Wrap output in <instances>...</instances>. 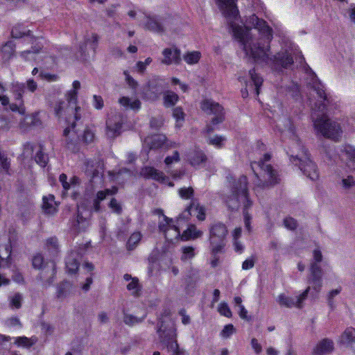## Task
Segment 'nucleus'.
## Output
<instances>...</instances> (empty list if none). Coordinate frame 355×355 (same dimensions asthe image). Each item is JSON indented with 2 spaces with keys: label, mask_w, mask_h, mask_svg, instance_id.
Instances as JSON below:
<instances>
[{
  "label": "nucleus",
  "mask_w": 355,
  "mask_h": 355,
  "mask_svg": "<svg viewBox=\"0 0 355 355\" xmlns=\"http://www.w3.org/2000/svg\"><path fill=\"white\" fill-rule=\"evenodd\" d=\"M146 142L150 143V148H158L163 146H166L167 147L171 148L179 146V144L175 142L168 144L166 137L162 135H155L148 137L146 139Z\"/></svg>",
  "instance_id": "obj_23"
},
{
  "label": "nucleus",
  "mask_w": 355,
  "mask_h": 355,
  "mask_svg": "<svg viewBox=\"0 0 355 355\" xmlns=\"http://www.w3.org/2000/svg\"><path fill=\"white\" fill-rule=\"evenodd\" d=\"M345 17L352 22H355V6L350 4L349 8L344 12Z\"/></svg>",
  "instance_id": "obj_60"
},
{
  "label": "nucleus",
  "mask_w": 355,
  "mask_h": 355,
  "mask_svg": "<svg viewBox=\"0 0 355 355\" xmlns=\"http://www.w3.org/2000/svg\"><path fill=\"white\" fill-rule=\"evenodd\" d=\"M55 113L57 116L61 117L66 114H73L75 121H78L79 119H76L75 114V107L71 110V107L69 106V103H65L64 101H60L56 103L55 106Z\"/></svg>",
  "instance_id": "obj_26"
},
{
  "label": "nucleus",
  "mask_w": 355,
  "mask_h": 355,
  "mask_svg": "<svg viewBox=\"0 0 355 355\" xmlns=\"http://www.w3.org/2000/svg\"><path fill=\"white\" fill-rule=\"evenodd\" d=\"M162 55L164 58L162 60V63L164 64H179L180 63L181 52L175 46L164 49L162 51Z\"/></svg>",
  "instance_id": "obj_18"
},
{
  "label": "nucleus",
  "mask_w": 355,
  "mask_h": 355,
  "mask_svg": "<svg viewBox=\"0 0 355 355\" xmlns=\"http://www.w3.org/2000/svg\"><path fill=\"white\" fill-rule=\"evenodd\" d=\"M355 186V180L352 176H347L342 180V187L345 189H349Z\"/></svg>",
  "instance_id": "obj_62"
},
{
  "label": "nucleus",
  "mask_w": 355,
  "mask_h": 355,
  "mask_svg": "<svg viewBox=\"0 0 355 355\" xmlns=\"http://www.w3.org/2000/svg\"><path fill=\"white\" fill-rule=\"evenodd\" d=\"M145 317L146 315H144L142 318H137L131 314L124 313L123 322L128 326H133L141 323L144 320Z\"/></svg>",
  "instance_id": "obj_41"
},
{
  "label": "nucleus",
  "mask_w": 355,
  "mask_h": 355,
  "mask_svg": "<svg viewBox=\"0 0 355 355\" xmlns=\"http://www.w3.org/2000/svg\"><path fill=\"white\" fill-rule=\"evenodd\" d=\"M46 248L48 250L53 254L56 255L59 251V244L55 237H51L46 240Z\"/></svg>",
  "instance_id": "obj_39"
},
{
  "label": "nucleus",
  "mask_w": 355,
  "mask_h": 355,
  "mask_svg": "<svg viewBox=\"0 0 355 355\" xmlns=\"http://www.w3.org/2000/svg\"><path fill=\"white\" fill-rule=\"evenodd\" d=\"M89 223L83 216L78 214L76 220L74 222L73 226L76 231H83L88 226Z\"/></svg>",
  "instance_id": "obj_45"
},
{
  "label": "nucleus",
  "mask_w": 355,
  "mask_h": 355,
  "mask_svg": "<svg viewBox=\"0 0 355 355\" xmlns=\"http://www.w3.org/2000/svg\"><path fill=\"white\" fill-rule=\"evenodd\" d=\"M343 153L348 160V166L355 170V148L351 146H346Z\"/></svg>",
  "instance_id": "obj_34"
},
{
  "label": "nucleus",
  "mask_w": 355,
  "mask_h": 355,
  "mask_svg": "<svg viewBox=\"0 0 355 355\" xmlns=\"http://www.w3.org/2000/svg\"><path fill=\"white\" fill-rule=\"evenodd\" d=\"M144 28L157 34H162L164 31L162 24H145Z\"/></svg>",
  "instance_id": "obj_48"
},
{
  "label": "nucleus",
  "mask_w": 355,
  "mask_h": 355,
  "mask_svg": "<svg viewBox=\"0 0 355 355\" xmlns=\"http://www.w3.org/2000/svg\"><path fill=\"white\" fill-rule=\"evenodd\" d=\"M41 49L42 47L37 44L36 46H32L31 50H27L21 52L20 55L26 60H33L35 59V55L38 53Z\"/></svg>",
  "instance_id": "obj_38"
},
{
  "label": "nucleus",
  "mask_w": 355,
  "mask_h": 355,
  "mask_svg": "<svg viewBox=\"0 0 355 355\" xmlns=\"http://www.w3.org/2000/svg\"><path fill=\"white\" fill-rule=\"evenodd\" d=\"M326 107L324 103L319 105L318 110L319 112H323ZM313 121L315 130L320 133L323 137L337 140L342 134L340 125L337 122L332 121L324 113L321 116L314 118L313 115Z\"/></svg>",
  "instance_id": "obj_5"
},
{
  "label": "nucleus",
  "mask_w": 355,
  "mask_h": 355,
  "mask_svg": "<svg viewBox=\"0 0 355 355\" xmlns=\"http://www.w3.org/2000/svg\"><path fill=\"white\" fill-rule=\"evenodd\" d=\"M285 125L282 131L288 135L293 141L290 148L291 161L296 165L298 164L300 170L311 180H318L319 173L317 166L308 157L307 151L295 135V127L289 119H286Z\"/></svg>",
  "instance_id": "obj_2"
},
{
  "label": "nucleus",
  "mask_w": 355,
  "mask_h": 355,
  "mask_svg": "<svg viewBox=\"0 0 355 355\" xmlns=\"http://www.w3.org/2000/svg\"><path fill=\"white\" fill-rule=\"evenodd\" d=\"M141 173L146 178L153 179L161 183L166 184L168 182V178L164 175L163 172L151 166L144 167Z\"/></svg>",
  "instance_id": "obj_21"
},
{
  "label": "nucleus",
  "mask_w": 355,
  "mask_h": 355,
  "mask_svg": "<svg viewBox=\"0 0 355 355\" xmlns=\"http://www.w3.org/2000/svg\"><path fill=\"white\" fill-rule=\"evenodd\" d=\"M117 192V188L113 187L112 189H107L104 191H100L96 193V200L101 202L107 196H112Z\"/></svg>",
  "instance_id": "obj_47"
},
{
  "label": "nucleus",
  "mask_w": 355,
  "mask_h": 355,
  "mask_svg": "<svg viewBox=\"0 0 355 355\" xmlns=\"http://www.w3.org/2000/svg\"><path fill=\"white\" fill-rule=\"evenodd\" d=\"M15 51V44L12 41L7 42L1 49L3 58L8 60L13 55Z\"/></svg>",
  "instance_id": "obj_35"
},
{
  "label": "nucleus",
  "mask_w": 355,
  "mask_h": 355,
  "mask_svg": "<svg viewBox=\"0 0 355 355\" xmlns=\"http://www.w3.org/2000/svg\"><path fill=\"white\" fill-rule=\"evenodd\" d=\"M119 103L125 109H130L138 112L141 107V103L138 98H130L123 96L119 99Z\"/></svg>",
  "instance_id": "obj_27"
},
{
  "label": "nucleus",
  "mask_w": 355,
  "mask_h": 355,
  "mask_svg": "<svg viewBox=\"0 0 355 355\" xmlns=\"http://www.w3.org/2000/svg\"><path fill=\"white\" fill-rule=\"evenodd\" d=\"M178 193L182 199H190L193 196V189L192 187L181 188L179 189Z\"/></svg>",
  "instance_id": "obj_53"
},
{
  "label": "nucleus",
  "mask_w": 355,
  "mask_h": 355,
  "mask_svg": "<svg viewBox=\"0 0 355 355\" xmlns=\"http://www.w3.org/2000/svg\"><path fill=\"white\" fill-rule=\"evenodd\" d=\"M311 275L309 279V284L316 292H319L322 286V272L320 266L317 263H311L310 266Z\"/></svg>",
  "instance_id": "obj_16"
},
{
  "label": "nucleus",
  "mask_w": 355,
  "mask_h": 355,
  "mask_svg": "<svg viewBox=\"0 0 355 355\" xmlns=\"http://www.w3.org/2000/svg\"><path fill=\"white\" fill-rule=\"evenodd\" d=\"M195 249L191 246H185L182 248V259L187 260L192 259L195 256Z\"/></svg>",
  "instance_id": "obj_50"
},
{
  "label": "nucleus",
  "mask_w": 355,
  "mask_h": 355,
  "mask_svg": "<svg viewBox=\"0 0 355 355\" xmlns=\"http://www.w3.org/2000/svg\"><path fill=\"white\" fill-rule=\"evenodd\" d=\"M92 104L96 109L101 110L104 106V101L103 98L98 95H94Z\"/></svg>",
  "instance_id": "obj_63"
},
{
  "label": "nucleus",
  "mask_w": 355,
  "mask_h": 355,
  "mask_svg": "<svg viewBox=\"0 0 355 355\" xmlns=\"http://www.w3.org/2000/svg\"><path fill=\"white\" fill-rule=\"evenodd\" d=\"M340 292H341V288L339 287V288H337L336 289H333V290L330 291L329 293H328L327 302H328L329 306L331 309H334V298L336 296H337Z\"/></svg>",
  "instance_id": "obj_52"
},
{
  "label": "nucleus",
  "mask_w": 355,
  "mask_h": 355,
  "mask_svg": "<svg viewBox=\"0 0 355 355\" xmlns=\"http://www.w3.org/2000/svg\"><path fill=\"white\" fill-rule=\"evenodd\" d=\"M24 28L21 26V24H18L15 26H14L11 31V35L12 37L19 38L22 36L25 35L26 32L23 30Z\"/></svg>",
  "instance_id": "obj_55"
},
{
  "label": "nucleus",
  "mask_w": 355,
  "mask_h": 355,
  "mask_svg": "<svg viewBox=\"0 0 355 355\" xmlns=\"http://www.w3.org/2000/svg\"><path fill=\"white\" fill-rule=\"evenodd\" d=\"M235 332V329L232 324H227L224 327L220 332V336L223 338H229Z\"/></svg>",
  "instance_id": "obj_61"
},
{
  "label": "nucleus",
  "mask_w": 355,
  "mask_h": 355,
  "mask_svg": "<svg viewBox=\"0 0 355 355\" xmlns=\"http://www.w3.org/2000/svg\"><path fill=\"white\" fill-rule=\"evenodd\" d=\"M17 103H11L10 105V109L12 112H17L21 115H24L26 112L25 107L24 106V101H16Z\"/></svg>",
  "instance_id": "obj_49"
},
{
  "label": "nucleus",
  "mask_w": 355,
  "mask_h": 355,
  "mask_svg": "<svg viewBox=\"0 0 355 355\" xmlns=\"http://www.w3.org/2000/svg\"><path fill=\"white\" fill-rule=\"evenodd\" d=\"M217 3L227 17L231 19H237L239 11L236 6L237 0H216Z\"/></svg>",
  "instance_id": "obj_14"
},
{
  "label": "nucleus",
  "mask_w": 355,
  "mask_h": 355,
  "mask_svg": "<svg viewBox=\"0 0 355 355\" xmlns=\"http://www.w3.org/2000/svg\"><path fill=\"white\" fill-rule=\"evenodd\" d=\"M252 202L248 201L247 204H245L244 209L243 211L245 226L249 232L251 230V227H250L251 216L248 213V209L252 207Z\"/></svg>",
  "instance_id": "obj_44"
},
{
  "label": "nucleus",
  "mask_w": 355,
  "mask_h": 355,
  "mask_svg": "<svg viewBox=\"0 0 355 355\" xmlns=\"http://www.w3.org/2000/svg\"><path fill=\"white\" fill-rule=\"evenodd\" d=\"M334 349V342L328 338H324L320 341L313 349L314 355H324L329 354Z\"/></svg>",
  "instance_id": "obj_24"
},
{
  "label": "nucleus",
  "mask_w": 355,
  "mask_h": 355,
  "mask_svg": "<svg viewBox=\"0 0 355 355\" xmlns=\"http://www.w3.org/2000/svg\"><path fill=\"white\" fill-rule=\"evenodd\" d=\"M44 258L41 254H36L33 258V266L35 268L40 269V279L45 284L50 285L53 282L55 274V265L53 261L47 262L43 266Z\"/></svg>",
  "instance_id": "obj_9"
},
{
  "label": "nucleus",
  "mask_w": 355,
  "mask_h": 355,
  "mask_svg": "<svg viewBox=\"0 0 355 355\" xmlns=\"http://www.w3.org/2000/svg\"><path fill=\"white\" fill-rule=\"evenodd\" d=\"M128 291H132L133 295H137L139 291V281L137 278H132V281L127 285Z\"/></svg>",
  "instance_id": "obj_56"
},
{
  "label": "nucleus",
  "mask_w": 355,
  "mask_h": 355,
  "mask_svg": "<svg viewBox=\"0 0 355 355\" xmlns=\"http://www.w3.org/2000/svg\"><path fill=\"white\" fill-rule=\"evenodd\" d=\"M141 239V234L140 232H134L130 236L127 242V248L129 250H133L137 245L139 243Z\"/></svg>",
  "instance_id": "obj_42"
},
{
  "label": "nucleus",
  "mask_w": 355,
  "mask_h": 355,
  "mask_svg": "<svg viewBox=\"0 0 355 355\" xmlns=\"http://www.w3.org/2000/svg\"><path fill=\"white\" fill-rule=\"evenodd\" d=\"M98 46V36L93 33H88L85 37L84 42L80 46V52L83 60L90 55L94 56Z\"/></svg>",
  "instance_id": "obj_11"
},
{
  "label": "nucleus",
  "mask_w": 355,
  "mask_h": 355,
  "mask_svg": "<svg viewBox=\"0 0 355 355\" xmlns=\"http://www.w3.org/2000/svg\"><path fill=\"white\" fill-rule=\"evenodd\" d=\"M312 76L311 82L309 83V85L311 86L313 90L316 92L318 96L320 98L321 101H327L324 86L317 78L314 73H313Z\"/></svg>",
  "instance_id": "obj_29"
},
{
  "label": "nucleus",
  "mask_w": 355,
  "mask_h": 355,
  "mask_svg": "<svg viewBox=\"0 0 355 355\" xmlns=\"http://www.w3.org/2000/svg\"><path fill=\"white\" fill-rule=\"evenodd\" d=\"M218 311L220 315L227 318H231L232 314L230 309L226 302H221L218 307Z\"/></svg>",
  "instance_id": "obj_51"
},
{
  "label": "nucleus",
  "mask_w": 355,
  "mask_h": 355,
  "mask_svg": "<svg viewBox=\"0 0 355 355\" xmlns=\"http://www.w3.org/2000/svg\"><path fill=\"white\" fill-rule=\"evenodd\" d=\"M227 178L229 182L230 191L224 195L223 200L228 209L232 211L238 210L241 204L244 206L248 201H252L249 198L246 176L242 175L238 179H234L232 176Z\"/></svg>",
  "instance_id": "obj_3"
},
{
  "label": "nucleus",
  "mask_w": 355,
  "mask_h": 355,
  "mask_svg": "<svg viewBox=\"0 0 355 355\" xmlns=\"http://www.w3.org/2000/svg\"><path fill=\"white\" fill-rule=\"evenodd\" d=\"M178 101V96L173 92L167 91L164 94V103L166 107L173 106Z\"/></svg>",
  "instance_id": "obj_37"
},
{
  "label": "nucleus",
  "mask_w": 355,
  "mask_h": 355,
  "mask_svg": "<svg viewBox=\"0 0 355 355\" xmlns=\"http://www.w3.org/2000/svg\"><path fill=\"white\" fill-rule=\"evenodd\" d=\"M250 82H247L244 78H239V80L241 83L245 84V87L241 89V95L243 98H247L249 92H253L257 95L259 94V89L263 83V78L253 69L249 71Z\"/></svg>",
  "instance_id": "obj_10"
},
{
  "label": "nucleus",
  "mask_w": 355,
  "mask_h": 355,
  "mask_svg": "<svg viewBox=\"0 0 355 355\" xmlns=\"http://www.w3.org/2000/svg\"><path fill=\"white\" fill-rule=\"evenodd\" d=\"M338 343L355 351V329L347 327L339 337Z\"/></svg>",
  "instance_id": "obj_19"
},
{
  "label": "nucleus",
  "mask_w": 355,
  "mask_h": 355,
  "mask_svg": "<svg viewBox=\"0 0 355 355\" xmlns=\"http://www.w3.org/2000/svg\"><path fill=\"white\" fill-rule=\"evenodd\" d=\"M225 140L223 137L216 135L209 139V144L217 148H221Z\"/></svg>",
  "instance_id": "obj_59"
},
{
  "label": "nucleus",
  "mask_w": 355,
  "mask_h": 355,
  "mask_svg": "<svg viewBox=\"0 0 355 355\" xmlns=\"http://www.w3.org/2000/svg\"><path fill=\"white\" fill-rule=\"evenodd\" d=\"M26 86L24 83H12V90L15 95V101H23V94L25 92Z\"/></svg>",
  "instance_id": "obj_36"
},
{
  "label": "nucleus",
  "mask_w": 355,
  "mask_h": 355,
  "mask_svg": "<svg viewBox=\"0 0 355 355\" xmlns=\"http://www.w3.org/2000/svg\"><path fill=\"white\" fill-rule=\"evenodd\" d=\"M11 254V245L9 240L5 244H0V259H7Z\"/></svg>",
  "instance_id": "obj_43"
},
{
  "label": "nucleus",
  "mask_w": 355,
  "mask_h": 355,
  "mask_svg": "<svg viewBox=\"0 0 355 355\" xmlns=\"http://www.w3.org/2000/svg\"><path fill=\"white\" fill-rule=\"evenodd\" d=\"M311 287L309 286L299 296L295 298L287 297L284 294H281L277 297V302L280 306H284L287 308L293 306H297L301 308L302 306L303 301L307 297Z\"/></svg>",
  "instance_id": "obj_13"
},
{
  "label": "nucleus",
  "mask_w": 355,
  "mask_h": 355,
  "mask_svg": "<svg viewBox=\"0 0 355 355\" xmlns=\"http://www.w3.org/2000/svg\"><path fill=\"white\" fill-rule=\"evenodd\" d=\"M270 159L269 154H265L263 160L251 164V168L257 178L255 182L257 187L264 189L278 182L276 171L266 162Z\"/></svg>",
  "instance_id": "obj_4"
},
{
  "label": "nucleus",
  "mask_w": 355,
  "mask_h": 355,
  "mask_svg": "<svg viewBox=\"0 0 355 355\" xmlns=\"http://www.w3.org/2000/svg\"><path fill=\"white\" fill-rule=\"evenodd\" d=\"M200 55L201 54L198 51H191L185 54L183 58L187 64H194L199 61Z\"/></svg>",
  "instance_id": "obj_40"
},
{
  "label": "nucleus",
  "mask_w": 355,
  "mask_h": 355,
  "mask_svg": "<svg viewBox=\"0 0 355 355\" xmlns=\"http://www.w3.org/2000/svg\"><path fill=\"white\" fill-rule=\"evenodd\" d=\"M163 324L157 329L160 342L166 347L168 352L172 355H186L184 349H180L177 341V329L172 325L166 329H162Z\"/></svg>",
  "instance_id": "obj_6"
},
{
  "label": "nucleus",
  "mask_w": 355,
  "mask_h": 355,
  "mask_svg": "<svg viewBox=\"0 0 355 355\" xmlns=\"http://www.w3.org/2000/svg\"><path fill=\"white\" fill-rule=\"evenodd\" d=\"M187 210L191 215L192 213H194L199 220L202 221L206 218L205 208L202 205H200L196 199H192Z\"/></svg>",
  "instance_id": "obj_25"
},
{
  "label": "nucleus",
  "mask_w": 355,
  "mask_h": 355,
  "mask_svg": "<svg viewBox=\"0 0 355 355\" xmlns=\"http://www.w3.org/2000/svg\"><path fill=\"white\" fill-rule=\"evenodd\" d=\"M187 160L192 166L198 168L207 162V157L202 150L194 149L188 153Z\"/></svg>",
  "instance_id": "obj_22"
},
{
  "label": "nucleus",
  "mask_w": 355,
  "mask_h": 355,
  "mask_svg": "<svg viewBox=\"0 0 355 355\" xmlns=\"http://www.w3.org/2000/svg\"><path fill=\"white\" fill-rule=\"evenodd\" d=\"M73 89L68 91L65 95L67 101L69 103V106L71 107V110L75 107V116L76 119H80V107L77 106L78 100V90L80 88V83L78 80H74L72 84Z\"/></svg>",
  "instance_id": "obj_17"
},
{
  "label": "nucleus",
  "mask_w": 355,
  "mask_h": 355,
  "mask_svg": "<svg viewBox=\"0 0 355 355\" xmlns=\"http://www.w3.org/2000/svg\"><path fill=\"white\" fill-rule=\"evenodd\" d=\"M37 342V338L32 336L31 338H27L26 336H19L15 338V344L18 347H23L25 348H29L35 345Z\"/></svg>",
  "instance_id": "obj_32"
},
{
  "label": "nucleus",
  "mask_w": 355,
  "mask_h": 355,
  "mask_svg": "<svg viewBox=\"0 0 355 355\" xmlns=\"http://www.w3.org/2000/svg\"><path fill=\"white\" fill-rule=\"evenodd\" d=\"M164 223H161L159 225V230L164 233L165 238L170 242L174 240L181 239L180 232L178 227L173 224L172 219L164 216Z\"/></svg>",
  "instance_id": "obj_12"
},
{
  "label": "nucleus",
  "mask_w": 355,
  "mask_h": 355,
  "mask_svg": "<svg viewBox=\"0 0 355 355\" xmlns=\"http://www.w3.org/2000/svg\"><path fill=\"white\" fill-rule=\"evenodd\" d=\"M109 207L112 210L113 212L121 214L122 212V207L119 202L115 199L112 198L110 203Z\"/></svg>",
  "instance_id": "obj_58"
},
{
  "label": "nucleus",
  "mask_w": 355,
  "mask_h": 355,
  "mask_svg": "<svg viewBox=\"0 0 355 355\" xmlns=\"http://www.w3.org/2000/svg\"><path fill=\"white\" fill-rule=\"evenodd\" d=\"M42 209L47 214H54L57 211L56 204L53 195L43 198Z\"/></svg>",
  "instance_id": "obj_31"
},
{
  "label": "nucleus",
  "mask_w": 355,
  "mask_h": 355,
  "mask_svg": "<svg viewBox=\"0 0 355 355\" xmlns=\"http://www.w3.org/2000/svg\"><path fill=\"white\" fill-rule=\"evenodd\" d=\"M122 116L120 114H116L110 117L107 121L106 135L109 138H114L120 135L122 127Z\"/></svg>",
  "instance_id": "obj_15"
},
{
  "label": "nucleus",
  "mask_w": 355,
  "mask_h": 355,
  "mask_svg": "<svg viewBox=\"0 0 355 355\" xmlns=\"http://www.w3.org/2000/svg\"><path fill=\"white\" fill-rule=\"evenodd\" d=\"M201 109L207 114L214 115L211 119V124L207 125V132H210L214 130V127L225 119V112L223 107L218 103L211 100H205L201 103Z\"/></svg>",
  "instance_id": "obj_8"
},
{
  "label": "nucleus",
  "mask_w": 355,
  "mask_h": 355,
  "mask_svg": "<svg viewBox=\"0 0 355 355\" xmlns=\"http://www.w3.org/2000/svg\"><path fill=\"white\" fill-rule=\"evenodd\" d=\"M128 15L132 20H136L144 22H148L153 20L150 14L148 12L144 11L140 9L130 10Z\"/></svg>",
  "instance_id": "obj_30"
},
{
  "label": "nucleus",
  "mask_w": 355,
  "mask_h": 355,
  "mask_svg": "<svg viewBox=\"0 0 355 355\" xmlns=\"http://www.w3.org/2000/svg\"><path fill=\"white\" fill-rule=\"evenodd\" d=\"M284 225L285 227H286L288 230H294L297 227V221L291 218V217H287L284 220Z\"/></svg>",
  "instance_id": "obj_64"
},
{
  "label": "nucleus",
  "mask_w": 355,
  "mask_h": 355,
  "mask_svg": "<svg viewBox=\"0 0 355 355\" xmlns=\"http://www.w3.org/2000/svg\"><path fill=\"white\" fill-rule=\"evenodd\" d=\"M227 234L226 226L220 222L212 224L209 227V242L212 254L222 252Z\"/></svg>",
  "instance_id": "obj_7"
},
{
  "label": "nucleus",
  "mask_w": 355,
  "mask_h": 355,
  "mask_svg": "<svg viewBox=\"0 0 355 355\" xmlns=\"http://www.w3.org/2000/svg\"><path fill=\"white\" fill-rule=\"evenodd\" d=\"M81 255L78 251H71L65 260L66 270L69 274H76L78 270Z\"/></svg>",
  "instance_id": "obj_20"
},
{
  "label": "nucleus",
  "mask_w": 355,
  "mask_h": 355,
  "mask_svg": "<svg viewBox=\"0 0 355 355\" xmlns=\"http://www.w3.org/2000/svg\"><path fill=\"white\" fill-rule=\"evenodd\" d=\"M203 232L197 229L196 225H190L181 235L182 241L194 240L202 236Z\"/></svg>",
  "instance_id": "obj_28"
},
{
  "label": "nucleus",
  "mask_w": 355,
  "mask_h": 355,
  "mask_svg": "<svg viewBox=\"0 0 355 355\" xmlns=\"http://www.w3.org/2000/svg\"><path fill=\"white\" fill-rule=\"evenodd\" d=\"M234 37L240 43L246 55L252 58L258 64L270 66L272 70L287 69L293 64V44L282 36V50L274 56L270 54V42L272 39V28L267 24H254L253 28L245 24H230Z\"/></svg>",
  "instance_id": "obj_1"
},
{
  "label": "nucleus",
  "mask_w": 355,
  "mask_h": 355,
  "mask_svg": "<svg viewBox=\"0 0 355 355\" xmlns=\"http://www.w3.org/2000/svg\"><path fill=\"white\" fill-rule=\"evenodd\" d=\"M35 162L40 165L42 167H44L47 164L48 157L44 155L41 150L37 153L35 157Z\"/></svg>",
  "instance_id": "obj_57"
},
{
  "label": "nucleus",
  "mask_w": 355,
  "mask_h": 355,
  "mask_svg": "<svg viewBox=\"0 0 355 355\" xmlns=\"http://www.w3.org/2000/svg\"><path fill=\"white\" fill-rule=\"evenodd\" d=\"M83 139L87 144L92 142L94 139V130L90 128H86L84 130Z\"/></svg>",
  "instance_id": "obj_54"
},
{
  "label": "nucleus",
  "mask_w": 355,
  "mask_h": 355,
  "mask_svg": "<svg viewBox=\"0 0 355 355\" xmlns=\"http://www.w3.org/2000/svg\"><path fill=\"white\" fill-rule=\"evenodd\" d=\"M71 288V285L68 282H64L60 284L57 288V297L60 300L66 298L69 295Z\"/></svg>",
  "instance_id": "obj_33"
},
{
  "label": "nucleus",
  "mask_w": 355,
  "mask_h": 355,
  "mask_svg": "<svg viewBox=\"0 0 355 355\" xmlns=\"http://www.w3.org/2000/svg\"><path fill=\"white\" fill-rule=\"evenodd\" d=\"M10 306L15 309H19L21 306L23 296L19 293H16L9 297Z\"/></svg>",
  "instance_id": "obj_46"
}]
</instances>
